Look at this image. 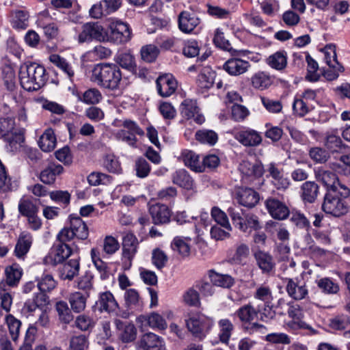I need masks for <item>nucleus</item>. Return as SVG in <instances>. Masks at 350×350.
I'll use <instances>...</instances> for the list:
<instances>
[{"label": "nucleus", "mask_w": 350, "mask_h": 350, "mask_svg": "<svg viewBox=\"0 0 350 350\" xmlns=\"http://www.w3.org/2000/svg\"><path fill=\"white\" fill-rule=\"evenodd\" d=\"M142 350H165L163 339L152 332L144 334L138 342Z\"/></svg>", "instance_id": "f3484780"}, {"label": "nucleus", "mask_w": 350, "mask_h": 350, "mask_svg": "<svg viewBox=\"0 0 350 350\" xmlns=\"http://www.w3.org/2000/svg\"><path fill=\"white\" fill-rule=\"evenodd\" d=\"M55 310L57 312L59 321L65 324L70 323L74 319L71 308L64 301H59L55 304Z\"/></svg>", "instance_id": "c03bdc74"}, {"label": "nucleus", "mask_w": 350, "mask_h": 350, "mask_svg": "<svg viewBox=\"0 0 350 350\" xmlns=\"http://www.w3.org/2000/svg\"><path fill=\"white\" fill-rule=\"evenodd\" d=\"M179 159L191 170L196 172H203V167L200 166L199 155L193 151L187 149L182 150Z\"/></svg>", "instance_id": "bb28decb"}, {"label": "nucleus", "mask_w": 350, "mask_h": 350, "mask_svg": "<svg viewBox=\"0 0 350 350\" xmlns=\"http://www.w3.org/2000/svg\"><path fill=\"white\" fill-rule=\"evenodd\" d=\"M88 340L85 335L75 336L70 340V350H86L88 347Z\"/></svg>", "instance_id": "774afa93"}, {"label": "nucleus", "mask_w": 350, "mask_h": 350, "mask_svg": "<svg viewBox=\"0 0 350 350\" xmlns=\"http://www.w3.org/2000/svg\"><path fill=\"white\" fill-rule=\"evenodd\" d=\"M190 241L191 239L189 238L176 237L171 243V247L183 257H187L190 254Z\"/></svg>", "instance_id": "58836bf2"}, {"label": "nucleus", "mask_w": 350, "mask_h": 350, "mask_svg": "<svg viewBox=\"0 0 350 350\" xmlns=\"http://www.w3.org/2000/svg\"><path fill=\"white\" fill-rule=\"evenodd\" d=\"M213 42L215 45L226 51H231L232 47L228 40L224 37V33L221 29L217 28L215 31Z\"/></svg>", "instance_id": "e2e57ef3"}, {"label": "nucleus", "mask_w": 350, "mask_h": 350, "mask_svg": "<svg viewBox=\"0 0 350 350\" xmlns=\"http://www.w3.org/2000/svg\"><path fill=\"white\" fill-rule=\"evenodd\" d=\"M64 172L62 165L56 163H49L40 173L39 179L45 185H51Z\"/></svg>", "instance_id": "2eb2a0df"}, {"label": "nucleus", "mask_w": 350, "mask_h": 350, "mask_svg": "<svg viewBox=\"0 0 350 350\" xmlns=\"http://www.w3.org/2000/svg\"><path fill=\"white\" fill-rule=\"evenodd\" d=\"M265 205L268 213L274 219L282 220L289 215L290 211L287 206L277 198H268L265 202Z\"/></svg>", "instance_id": "9b49d317"}, {"label": "nucleus", "mask_w": 350, "mask_h": 350, "mask_svg": "<svg viewBox=\"0 0 350 350\" xmlns=\"http://www.w3.org/2000/svg\"><path fill=\"white\" fill-rule=\"evenodd\" d=\"M7 142L6 148L12 152L17 150L22 143L24 142V137L17 133L11 132L8 135L4 137Z\"/></svg>", "instance_id": "13d9d810"}, {"label": "nucleus", "mask_w": 350, "mask_h": 350, "mask_svg": "<svg viewBox=\"0 0 350 350\" xmlns=\"http://www.w3.org/2000/svg\"><path fill=\"white\" fill-rule=\"evenodd\" d=\"M180 113L187 120L193 119L198 124H202L205 118L200 112V108L196 100L186 98L180 105Z\"/></svg>", "instance_id": "1a4fd4ad"}, {"label": "nucleus", "mask_w": 350, "mask_h": 350, "mask_svg": "<svg viewBox=\"0 0 350 350\" xmlns=\"http://www.w3.org/2000/svg\"><path fill=\"white\" fill-rule=\"evenodd\" d=\"M149 213L154 224H163L170 221V211L165 204H155L150 206Z\"/></svg>", "instance_id": "412c9836"}, {"label": "nucleus", "mask_w": 350, "mask_h": 350, "mask_svg": "<svg viewBox=\"0 0 350 350\" xmlns=\"http://www.w3.org/2000/svg\"><path fill=\"white\" fill-rule=\"evenodd\" d=\"M142 318L153 329H165L167 327L165 320L158 313L152 312L148 316H143Z\"/></svg>", "instance_id": "6e6d98bb"}, {"label": "nucleus", "mask_w": 350, "mask_h": 350, "mask_svg": "<svg viewBox=\"0 0 350 350\" xmlns=\"http://www.w3.org/2000/svg\"><path fill=\"white\" fill-rule=\"evenodd\" d=\"M131 38V29L129 25L120 20L112 19L105 30V42L116 44H124Z\"/></svg>", "instance_id": "39448f33"}, {"label": "nucleus", "mask_w": 350, "mask_h": 350, "mask_svg": "<svg viewBox=\"0 0 350 350\" xmlns=\"http://www.w3.org/2000/svg\"><path fill=\"white\" fill-rule=\"evenodd\" d=\"M159 94L162 97H168L173 94L177 88V81L172 75L160 76L156 81Z\"/></svg>", "instance_id": "4468645a"}, {"label": "nucleus", "mask_w": 350, "mask_h": 350, "mask_svg": "<svg viewBox=\"0 0 350 350\" xmlns=\"http://www.w3.org/2000/svg\"><path fill=\"white\" fill-rule=\"evenodd\" d=\"M211 216L213 219L220 225L221 227L226 228L228 231L232 230V227L230 224L228 218L226 213L222 211L217 206H214L211 209Z\"/></svg>", "instance_id": "5fc2aeb1"}, {"label": "nucleus", "mask_w": 350, "mask_h": 350, "mask_svg": "<svg viewBox=\"0 0 350 350\" xmlns=\"http://www.w3.org/2000/svg\"><path fill=\"white\" fill-rule=\"evenodd\" d=\"M254 297L264 304L271 303L273 299L271 290L268 286L260 285L256 289Z\"/></svg>", "instance_id": "338daca9"}, {"label": "nucleus", "mask_w": 350, "mask_h": 350, "mask_svg": "<svg viewBox=\"0 0 350 350\" xmlns=\"http://www.w3.org/2000/svg\"><path fill=\"white\" fill-rule=\"evenodd\" d=\"M114 323L119 331V337L123 342H130L135 340L137 329L133 323H124L120 319H115Z\"/></svg>", "instance_id": "4be33fe9"}, {"label": "nucleus", "mask_w": 350, "mask_h": 350, "mask_svg": "<svg viewBox=\"0 0 350 350\" xmlns=\"http://www.w3.org/2000/svg\"><path fill=\"white\" fill-rule=\"evenodd\" d=\"M238 202L245 207L252 208L255 206L260 200L258 192L251 188H241L237 194Z\"/></svg>", "instance_id": "aec40b11"}, {"label": "nucleus", "mask_w": 350, "mask_h": 350, "mask_svg": "<svg viewBox=\"0 0 350 350\" xmlns=\"http://www.w3.org/2000/svg\"><path fill=\"white\" fill-rule=\"evenodd\" d=\"M33 241L32 235L27 232L20 234L15 245L14 254L19 259H24L29 252Z\"/></svg>", "instance_id": "6ab92c4d"}, {"label": "nucleus", "mask_w": 350, "mask_h": 350, "mask_svg": "<svg viewBox=\"0 0 350 350\" xmlns=\"http://www.w3.org/2000/svg\"><path fill=\"white\" fill-rule=\"evenodd\" d=\"M341 191L342 189L327 191L322 204V209L325 213L334 217H340L348 212L349 207L345 200V198L340 196Z\"/></svg>", "instance_id": "20e7f679"}, {"label": "nucleus", "mask_w": 350, "mask_h": 350, "mask_svg": "<svg viewBox=\"0 0 350 350\" xmlns=\"http://www.w3.org/2000/svg\"><path fill=\"white\" fill-rule=\"evenodd\" d=\"M239 170L243 174L248 177L259 178L265 172L262 163H252L249 161H243L240 164Z\"/></svg>", "instance_id": "f704fd0d"}, {"label": "nucleus", "mask_w": 350, "mask_h": 350, "mask_svg": "<svg viewBox=\"0 0 350 350\" xmlns=\"http://www.w3.org/2000/svg\"><path fill=\"white\" fill-rule=\"evenodd\" d=\"M350 325V317L347 315H338L329 320V327L335 330H343Z\"/></svg>", "instance_id": "69168bd1"}, {"label": "nucleus", "mask_w": 350, "mask_h": 350, "mask_svg": "<svg viewBox=\"0 0 350 350\" xmlns=\"http://www.w3.org/2000/svg\"><path fill=\"white\" fill-rule=\"evenodd\" d=\"M2 77L6 88L9 91H13L16 86V75L11 66L5 65L3 67Z\"/></svg>", "instance_id": "864d4df0"}, {"label": "nucleus", "mask_w": 350, "mask_h": 350, "mask_svg": "<svg viewBox=\"0 0 350 350\" xmlns=\"http://www.w3.org/2000/svg\"><path fill=\"white\" fill-rule=\"evenodd\" d=\"M5 274L7 284L14 287L19 283L23 275V269L18 264L14 263L5 268Z\"/></svg>", "instance_id": "473e14b6"}, {"label": "nucleus", "mask_w": 350, "mask_h": 350, "mask_svg": "<svg viewBox=\"0 0 350 350\" xmlns=\"http://www.w3.org/2000/svg\"><path fill=\"white\" fill-rule=\"evenodd\" d=\"M286 280L285 289L291 298L295 301H300L308 297V288L305 282L293 278H286Z\"/></svg>", "instance_id": "9d476101"}, {"label": "nucleus", "mask_w": 350, "mask_h": 350, "mask_svg": "<svg viewBox=\"0 0 350 350\" xmlns=\"http://www.w3.org/2000/svg\"><path fill=\"white\" fill-rule=\"evenodd\" d=\"M172 181L174 184L187 190L193 188V180L188 172L183 169L176 170L172 174Z\"/></svg>", "instance_id": "7c9ffc66"}, {"label": "nucleus", "mask_w": 350, "mask_h": 350, "mask_svg": "<svg viewBox=\"0 0 350 350\" xmlns=\"http://www.w3.org/2000/svg\"><path fill=\"white\" fill-rule=\"evenodd\" d=\"M79 269V258H71L62 265L59 273L60 278L64 280H72L78 275Z\"/></svg>", "instance_id": "a878e982"}, {"label": "nucleus", "mask_w": 350, "mask_h": 350, "mask_svg": "<svg viewBox=\"0 0 350 350\" xmlns=\"http://www.w3.org/2000/svg\"><path fill=\"white\" fill-rule=\"evenodd\" d=\"M37 280V286L41 293L51 291L57 285V282L54 280L53 276L48 273H44Z\"/></svg>", "instance_id": "3c124183"}, {"label": "nucleus", "mask_w": 350, "mask_h": 350, "mask_svg": "<svg viewBox=\"0 0 350 350\" xmlns=\"http://www.w3.org/2000/svg\"><path fill=\"white\" fill-rule=\"evenodd\" d=\"M103 98L101 92L97 88H90L85 91L81 99L84 103L95 105L98 103Z\"/></svg>", "instance_id": "bf43d9fd"}, {"label": "nucleus", "mask_w": 350, "mask_h": 350, "mask_svg": "<svg viewBox=\"0 0 350 350\" xmlns=\"http://www.w3.org/2000/svg\"><path fill=\"white\" fill-rule=\"evenodd\" d=\"M267 64L275 70H282L287 64V53L284 51H277L267 59Z\"/></svg>", "instance_id": "79ce46f5"}, {"label": "nucleus", "mask_w": 350, "mask_h": 350, "mask_svg": "<svg viewBox=\"0 0 350 350\" xmlns=\"http://www.w3.org/2000/svg\"><path fill=\"white\" fill-rule=\"evenodd\" d=\"M252 85L255 89L263 90L272 83L271 77L263 72L254 74L251 78Z\"/></svg>", "instance_id": "09e8293b"}, {"label": "nucleus", "mask_w": 350, "mask_h": 350, "mask_svg": "<svg viewBox=\"0 0 350 350\" xmlns=\"http://www.w3.org/2000/svg\"><path fill=\"white\" fill-rule=\"evenodd\" d=\"M256 265L263 274L273 275L275 270V262L273 256L268 252L258 250L254 253Z\"/></svg>", "instance_id": "ddd939ff"}, {"label": "nucleus", "mask_w": 350, "mask_h": 350, "mask_svg": "<svg viewBox=\"0 0 350 350\" xmlns=\"http://www.w3.org/2000/svg\"><path fill=\"white\" fill-rule=\"evenodd\" d=\"M185 323L191 335L202 341L213 328L215 321L200 312L190 311L185 317Z\"/></svg>", "instance_id": "7ed1b4c3"}, {"label": "nucleus", "mask_w": 350, "mask_h": 350, "mask_svg": "<svg viewBox=\"0 0 350 350\" xmlns=\"http://www.w3.org/2000/svg\"><path fill=\"white\" fill-rule=\"evenodd\" d=\"M135 170L137 176L144 178L149 175L151 168L148 162L144 158L140 157L135 161Z\"/></svg>", "instance_id": "680f3d73"}, {"label": "nucleus", "mask_w": 350, "mask_h": 350, "mask_svg": "<svg viewBox=\"0 0 350 350\" xmlns=\"http://www.w3.org/2000/svg\"><path fill=\"white\" fill-rule=\"evenodd\" d=\"M219 340L228 345L234 330V325L228 319H221L218 321Z\"/></svg>", "instance_id": "4c0bfd02"}, {"label": "nucleus", "mask_w": 350, "mask_h": 350, "mask_svg": "<svg viewBox=\"0 0 350 350\" xmlns=\"http://www.w3.org/2000/svg\"><path fill=\"white\" fill-rule=\"evenodd\" d=\"M47 297L41 293H36L32 299H27L21 309L22 313L26 317L31 315L38 308L47 304Z\"/></svg>", "instance_id": "b1692460"}, {"label": "nucleus", "mask_w": 350, "mask_h": 350, "mask_svg": "<svg viewBox=\"0 0 350 350\" xmlns=\"http://www.w3.org/2000/svg\"><path fill=\"white\" fill-rule=\"evenodd\" d=\"M18 212L23 217H28L39 212L38 206L31 199L21 198L18 202Z\"/></svg>", "instance_id": "37998d69"}, {"label": "nucleus", "mask_w": 350, "mask_h": 350, "mask_svg": "<svg viewBox=\"0 0 350 350\" xmlns=\"http://www.w3.org/2000/svg\"><path fill=\"white\" fill-rule=\"evenodd\" d=\"M200 22V18L193 12L183 11L178 15V27L185 33H191Z\"/></svg>", "instance_id": "dca6fc26"}, {"label": "nucleus", "mask_w": 350, "mask_h": 350, "mask_svg": "<svg viewBox=\"0 0 350 350\" xmlns=\"http://www.w3.org/2000/svg\"><path fill=\"white\" fill-rule=\"evenodd\" d=\"M94 308L100 312H105L112 314L116 312V310L119 309V305L113 295L110 291H105L99 294Z\"/></svg>", "instance_id": "f8f14e48"}, {"label": "nucleus", "mask_w": 350, "mask_h": 350, "mask_svg": "<svg viewBox=\"0 0 350 350\" xmlns=\"http://www.w3.org/2000/svg\"><path fill=\"white\" fill-rule=\"evenodd\" d=\"M196 139L202 144L213 146L218 140L217 134L212 130H199L196 133Z\"/></svg>", "instance_id": "603ef678"}, {"label": "nucleus", "mask_w": 350, "mask_h": 350, "mask_svg": "<svg viewBox=\"0 0 350 350\" xmlns=\"http://www.w3.org/2000/svg\"><path fill=\"white\" fill-rule=\"evenodd\" d=\"M11 24L14 29L21 30L28 27V13L24 10H15L11 12Z\"/></svg>", "instance_id": "ea45409f"}, {"label": "nucleus", "mask_w": 350, "mask_h": 350, "mask_svg": "<svg viewBox=\"0 0 350 350\" xmlns=\"http://www.w3.org/2000/svg\"><path fill=\"white\" fill-rule=\"evenodd\" d=\"M227 211L233 224L242 232H246V226L243 224V218L246 212L237 206L229 207Z\"/></svg>", "instance_id": "a19ab883"}, {"label": "nucleus", "mask_w": 350, "mask_h": 350, "mask_svg": "<svg viewBox=\"0 0 350 350\" xmlns=\"http://www.w3.org/2000/svg\"><path fill=\"white\" fill-rule=\"evenodd\" d=\"M316 284L321 291L327 295L337 294L340 291V286L335 280L325 277L316 281Z\"/></svg>", "instance_id": "e433bc0d"}, {"label": "nucleus", "mask_w": 350, "mask_h": 350, "mask_svg": "<svg viewBox=\"0 0 350 350\" xmlns=\"http://www.w3.org/2000/svg\"><path fill=\"white\" fill-rule=\"evenodd\" d=\"M208 277L213 285L229 288L234 284V279L228 274L219 273L214 270L208 271Z\"/></svg>", "instance_id": "2f4dec72"}, {"label": "nucleus", "mask_w": 350, "mask_h": 350, "mask_svg": "<svg viewBox=\"0 0 350 350\" xmlns=\"http://www.w3.org/2000/svg\"><path fill=\"white\" fill-rule=\"evenodd\" d=\"M158 48L153 44L143 46L141 49L142 59L148 63L154 62L159 55Z\"/></svg>", "instance_id": "052dcab7"}, {"label": "nucleus", "mask_w": 350, "mask_h": 350, "mask_svg": "<svg viewBox=\"0 0 350 350\" xmlns=\"http://www.w3.org/2000/svg\"><path fill=\"white\" fill-rule=\"evenodd\" d=\"M183 301L189 306L200 307L201 304L199 293L193 288L187 289L184 293Z\"/></svg>", "instance_id": "0e129e2a"}, {"label": "nucleus", "mask_w": 350, "mask_h": 350, "mask_svg": "<svg viewBox=\"0 0 350 350\" xmlns=\"http://www.w3.org/2000/svg\"><path fill=\"white\" fill-rule=\"evenodd\" d=\"M18 76L21 87L29 92L40 90L48 80L44 67L34 62L22 64Z\"/></svg>", "instance_id": "f03ea898"}, {"label": "nucleus", "mask_w": 350, "mask_h": 350, "mask_svg": "<svg viewBox=\"0 0 350 350\" xmlns=\"http://www.w3.org/2000/svg\"><path fill=\"white\" fill-rule=\"evenodd\" d=\"M319 187L313 181H306L301 187V198L305 203H313L319 194Z\"/></svg>", "instance_id": "c85d7f7f"}, {"label": "nucleus", "mask_w": 350, "mask_h": 350, "mask_svg": "<svg viewBox=\"0 0 350 350\" xmlns=\"http://www.w3.org/2000/svg\"><path fill=\"white\" fill-rule=\"evenodd\" d=\"M38 145L44 152H51L55 148L56 137L52 129L45 130L40 137Z\"/></svg>", "instance_id": "72a5a7b5"}, {"label": "nucleus", "mask_w": 350, "mask_h": 350, "mask_svg": "<svg viewBox=\"0 0 350 350\" xmlns=\"http://www.w3.org/2000/svg\"><path fill=\"white\" fill-rule=\"evenodd\" d=\"M90 79L100 88L110 91L122 90L126 85L120 67L116 64H96L92 70Z\"/></svg>", "instance_id": "f257e3e1"}, {"label": "nucleus", "mask_w": 350, "mask_h": 350, "mask_svg": "<svg viewBox=\"0 0 350 350\" xmlns=\"http://www.w3.org/2000/svg\"><path fill=\"white\" fill-rule=\"evenodd\" d=\"M250 247L245 243H239L237 245L235 252L229 259L232 264L241 265L249 257Z\"/></svg>", "instance_id": "49530a36"}, {"label": "nucleus", "mask_w": 350, "mask_h": 350, "mask_svg": "<svg viewBox=\"0 0 350 350\" xmlns=\"http://www.w3.org/2000/svg\"><path fill=\"white\" fill-rule=\"evenodd\" d=\"M77 40L79 43L90 42L92 40L105 42V29L98 22L86 23L82 25Z\"/></svg>", "instance_id": "0eeeda50"}, {"label": "nucleus", "mask_w": 350, "mask_h": 350, "mask_svg": "<svg viewBox=\"0 0 350 350\" xmlns=\"http://www.w3.org/2000/svg\"><path fill=\"white\" fill-rule=\"evenodd\" d=\"M89 297V293H82L79 291L71 293L68 296V301L70 304L71 310L75 313H79L83 311L86 307L87 299Z\"/></svg>", "instance_id": "cd10ccee"}, {"label": "nucleus", "mask_w": 350, "mask_h": 350, "mask_svg": "<svg viewBox=\"0 0 350 350\" xmlns=\"http://www.w3.org/2000/svg\"><path fill=\"white\" fill-rule=\"evenodd\" d=\"M232 134L234 138L245 147H256L262 142L260 133L247 126L235 127Z\"/></svg>", "instance_id": "423d86ee"}, {"label": "nucleus", "mask_w": 350, "mask_h": 350, "mask_svg": "<svg viewBox=\"0 0 350 350\" xmlns=\"http://www.w3.org/2000/svg\"><path fill=\"white\" fill-rule=\"evenodd\" d=\"M235 315L238 317L241 322L250 323L257 316V310L249 304L239 308L235 312Z\"/></svg>", "instance_id": "a18cd8bd"}, {"label": "nucleus", "mask_w": 350, "mask_h": 350, "mask_svg": "<svg viewBox=\"0 0 350 350\" xmlns=\"http://www.w3.org/2000/svg\"><path fill=\"white\" fill-rule=\"evenodd\" d=\"M116 62L120 66L129 71L132 72H136L137 71L135 57L130 53H120L116 58Z\"/></svg>", "instance_id": "8fccbe9b"}, {"label": "nucleus", "mask_w": 350, "mask_h": 350, "mask_svg": "<svg viewBox=\"0 0 350 350\" xmlns=\"http://www.w3.org/2000/svg\"><path fill=\"white\" fill-rule=\"evenodd\" d=\"M138 240L133 233H126L122 239V256L126 259L129 265L137 252Z\"/></svg>", "instance_id": "a211bd4d"}, {"label": "nucleus", "mask_w": 350, "mask_h": 350, "mask_svg": "<svg viewBox=\"0 0 350 350\" xmlns=\"http://www.w3.org/2000/svg\"><path fill=\"white\" fill-rule=\"evenodd\" d=\"M49 60L55 66L62 70L72 81L75 77V70L72 65L64 57L57 54H52L49 56Z\"/></svg>", "instance_id": "c9c22d12"}, {"label": "nucleus", "mask_w": 350, "mask_h": 350, "mask_svg": "<svg viewBox=\"0 0 350 350\" xmlns=\"http://www.w3.org/2000/svg\"><path fill=\"white\" fill-rule=\"evenodd\" d=\"M91 257L95 267L100 273V278L102 280L107 279L109 276L108 267L107 264L100 258L99 252L96 249L92 248L91 250Z\"/></svg>", "instance_id": "de8ad7c7"}, {"label": "nucleus", "mask_w": 350, "mask_h": 350, "mask_svg": "<svg viewBox=\"0 0 350 350\" xmlns=\"http://www.w3.org/2000/svg\"><path fill=\"white\" fill-rule=\"evenodd\" d=\"M306 59L308 64L306 79L309 81L316 82L320 77L319 74L317 72L319 70V65L309 54H307Z\"/></svg>", "instance_id": "4d7b16f0"}, {"label": "nucleus", "mask_w": 350, "mask_h": 350, "mask_svg": "<svg viewBox=\"0 0 350 350\" xmlns=\"http://www.w3.org/2000/svg\"><path fill=\"white\" fill-rule=\"evenodd\" d=\"M247 61L239 58H231L223 65L224 70L232 76H237L245 72L250 67Z\"/></svg>", "instance_id": "5701e85b"}, {"label": "nucleus", "mask_w": 350, "mask_h": 350, "mask_svg": "<svg viewBox=\"0 0 350 350\" xmlns=\"http://www.w3.org/2000/svg\"><path fill=\"white\" fill-rule=\"evenodd\" d=\"M315 176L326 187L327 191L342 189L341 196L347 198L350 196V189L339 183L336 174L332 171L320 167L315 171Z\"/></svg>", "instance_id": "6e6552de"}, {"label": "nucleus", "mask_w": 350, "mask_h": 350, "mask_svg": "<svg viewBox=\"0 0 350 350\" xmlns=\"http://www.w3.org/2000/svg\"><path fill=\"white\" fill-rule=\"evenodd\" d=\"M54 250L55 254L53 257L49 256L45 258L46 262H49L50 260L53 265L62 263L72 254V252L69 245L60 242L54 245Z\"/></svg>", "instance_id": "393cba45"}, {"label": "nucleus", "mask_w": 350, "mask_h": 350, "mask_svg": "<svg viewBox=\"0 0 350 350\" xmlns=\"http://www.w3.org/2000/svg\"><path fill=\"white\" fill-rule=\"evenodd\" d=\"M70 227L73 232L75 237L85 240L89 235L88 228L86 224L80 217H73L70 215Z\"/></svg>", "instance_id": "c756f323"}]
</instances>
